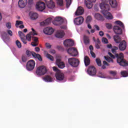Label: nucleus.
<instances>
[{
    "label": "nucleus",
    "instance_id": "e433bc0d",
    "mask_svg": "<svg viewBox=\"0 0 128 128\" xmlns=\"http://www.w3.org/2000/svg\"><path fill=\"white\" fill-rule=\"evenodd\" d=\"M92 16H88L86 21V24H88L89 22H92Z\"/></svg>",
    "mask_w": 128,
    "mask_h": 128
},
{
    "label": "nucleus",
    "instance_id": "f257e3e1",
    "mask_svg": "<svg viewBox=\"0 0 128 128\" xmlns=\"http://www.w3.org/2000/svg\"><path fill=\"white\" fill-rule=\"evenodd\" d=\"M118 50V48L116 46H114L112 49V54L110 52H108V56L112 58H117V62L118 64L120 66H128V63L126 62V60L124 59V54H116V50Z\"/></svg>",
    "mask_w": 128,
    "mask_h": 128
},
{
    "label": "nucleus",
    "instance_id": "5701e85b",
    "mask_svg": "<svg viewBox=\"0 0 128 128\" xmlns=\"http://www.w3.org/2000/svg\"><path fill=\"white\" fill-rule=\"evenodd\" d=\"M51 22H52V18H48L44 21L41 22L40 23V26H48V24H50Z\"/></svg>",
    "mask_w": 128,
    "mask_h": 128
},
{
    "label": "nucleus",
    "instance_id": "a18cd8bd",
    "mask_svg": "<svg viewBox=\"0 0 128 128\" xmlns=\"http://www.w3.org/2000/svg\"><path fill=\"white\" fill-rule=\"evenodd\" d=\"M22 60L23 62H26V60H28V58L26 56H22Z\"/></svg>",
    "mask_w": 128,
    "mask_h": 128
},
{
    "label": "nucleus",
    "instance_id": "4be33fe9",
    "mask_svg": "<svg viewBox=\"0 0 128 128\" xmlns=\"http://www.w3.org/2000/svg\"><path fill=\"white\" fill-rule=\"evenodd\" d=\"M29 16L32 20H34L38 18V14L36 12H30L29 13Z\"/></svg>",
    "mask_w": 128,
    "mask_h": 128
},
{
    "label": "nucleus",
    "instance_id": "8fccbe9b",
    "mask_svg": "<svg viewBox=\"0 0 128 128\" xmlns=\"http://www.w3.org/2000/svg\"><path fill=\"white\" fill-rule=\"evenodd\" d=\"M7 32L8 34L10 36H12V32L11 31V30H7Z\"/></svg>",
    "mask_w": 128,
    "mask_h": 128
},
{
    "label": "nucleus",
    "instance_id": "052dcab7",
    "mask_svg": "<svg viewBox=\"0 0 128 128\" xmlns=\"http://www.w3.org/2000/svg\"><path fill=\"white\" fill-rule=\"evenodd\" d=\"M53 70H54V72H58V68H56V66H54Z\"/></svg>",
    "mask_w": 128,
    "mask_h": 128
},
{
    "label": "nucleus",
    "instance_id": "9d476101",
    "mask_svg": "<svg viewBox=\"0 0 128 128\" xmlns=\"http://www.w3.org/2000/svg\"><path fill=\"white\" fill-rule=\"evenodd\" d=\"M87 72L88 75L92 76H96V68H94V66H89Z\"/></svg>",
    "mask_w": 128,
    "mask_h": 128
},
{
    "label": "nucleus",
    "instance_id": "4d7b16f0",
    "mask_svg": "<svg viewBox=\"0 0 128 128\" xmlns=\"http://www.w3.org/2000/svg\"><path fill=\"white\" fill-rule=\"evenodd\" d=\"M35 50L36 52H39L40 50V48L38 47L35 48Z\"/></svg>",
    "mask_w": 128,
    "mask_h": 128
},
{
    "label": "nucleus",
    "instance_id": "13d9d810",
    "mask_svg": "<svg viewBox=\"0 0 128 128\" xmlns=\"http://www.w3.org/2000/svg\"><path fill=\"white\" fill-rule=\"evenodd\" d=\"M103 64L104 66H110V64H108V63L106 61H103Z\"/></svg>",
    "mask_w": 128,
    "mask_h": 128
},
{
    "label": "nucleus",
    "instance_id": "423d86ee",
    "mask_svg": "<svg viewBox=\"0 0 128 128\" xmlns=\"http://www.w3.org/2000/svg\"><path fill=\"white\" fill-rule=\"evenodd\" d=\"M26 56H30L32 55V56L34 58H38V60H40V62L42 61V56L40 54H38L36 53L35 52H32L28 50H26Z\"/></svg>",
    "mask_w": 128,
    "mask_h": 128
},
{
    "label": "nucleus",
    "instance_id": "3c124183",
    "mask_svg": "<svg viewBox=\"0 0 128 128\" xmlns=\"http://www.w3.org/2000/svg\"><path fill=\"white\" fill-rule=\"evenodd\" d=\"M31 44L32 46H38V44L36 42H32L31 43Z\"/></svg>",
    "mask_w": 128,
    "mask_h": 128
},
{
    "label": "nucleus",
    "instance_id": "603ef678",
    "mask_svg": "<svg viewBox=\"0 0 128 128\" xmlns=\"http://www.w3.org/2000/svg\"><path fill=\"white\" fill-rule=\"evenodd\" d=\"M46 46L47 48H52V45H50V43H48V42L46 43Z\"/></svg>",
    "mask_w": 128,
    "mask_h": 128
},
{
    "label": "nucleus",
    "instance_id": "c756f323",
    "mask_svg": "<svg viewBox=\"0 0 128 128\" xmlns=\"http://www.w3.org/2000/svg\"><path fill=\"white\" fill-rule=\"evenodd\" d=\"M56 4L59 6H64V0H56Z\"/></svg>",
    "mask_w": 128,
    "mask_h": 128
},
{
    "label": "nucleus",
    "instance_id": "79ce46f5",
    "mask_svg": "<svg viewBox=\"0 0 128 128\" xmlns=\"http://www.w3.org/2000/svg\"><path fill=\"white\" fill-rule=\"evenodd\" d=\"M85 4L88 8H92V3L88 4L86 2H85Z\"/></svg>",
    "mask_w": 128,
    "mask_h": 128
},
{
    "label": "nucleus",
    "instance_id": "a211bd4d",
    "mask_svg": "<svg viewBox=\"0 0 128 128\" xmlns=\"http://www.w3.org/2000/svg\"><path fill=\"white\" fill-rule=\"evenodd\" d=\"M113 30L114 34H122V30L118 26H114Z\"/></svg>",
    "mask_w": 128,
    "mask_h": 128
},
{
    "label": "nucleus",
    "instance_id": "f8f14e48",
    "mask_svg": "<svg viewBox=\"0 0 128 128\" xmlns=\"http://www.w3.org/2000/svg\"><path fill=\"white\" fill-rule=\"evenodd\" d=\"M84 17L82 16H80L79 17H78L74 19V22L75 24L80 26V24H82L84 22Z\"/></svg>",
    "mask_w": 128,
    "mask_h": 128
},
{
    "label": "nucleus",
    "instance_id": "680f3d73",
    "mask_svg": "<svg viewBox=\"0 0 128 128\" xmlns=\"http://www.w3.org/2000/svg\"><path fill=\"white\" fill-rule=\"evenodd\" d=\"M100 44H96V48L98 50L99 48H100Z\"/></svg>",
    "mask_w": 128,
    "mask_h": 128
},
{
    "label": "nucleus",
    "instance_id": "0e129e2a",
    "mask_svg": "<svg viewBox=\"0 0 128 128\" xmlns=\"http://www.w3.org/2000/svg\"><path fill=\"white\" fill-rule=\"evenodd\" d=\"M94 26L97 30H100V27L98 25H94Z\"/></svg>",
    "mask_w": 128,
    "mask_h": 128
},
{
    "label": "nucleus",
    "instance_id": "338daca9",
    "mask_svg": "<svg viewBox=\"0 0 128 128\" xmlns=\"http://www.w3.org/2000/svg\"><path fill=\"white\" fill-rule=\"evenodd\" d=\"M112 44H109L107 45L108 48H112Z\"/></svg>",
    "mask_w": 128,
    "mask_h": 128
},
{
    "label": "nucleus",
    "instance_id": "f704fd0d",
    "mask_svg": "<svg viewBox=\"0 0 128 128\" xmlns=\"http://www.w3.org/2000/svg\"><path fill=\"white\" fill-rule=\"evenodd\" d=\"M55 20L56 22H60V24H62L64 22V20H62V17H56Z\"/></svg>",
    "mask_w": 128,
    "mask_h": 128
},
{
    "label": "nucleus",
    "instance_id": "72a5a7b5",
    "mask_svg": "<svg viewBox=\"0 0 128 128\" xmlns=\"http://www.w3.org/2000/svg\"><path fill=\"white\" fill-rule=\"evenodd\" d=\"M121 76H122L124 78H126V76H128V72L126 71L121 72Z\"/></svg>",
    "mask_w": 128,
    "mask_h": 128
},
{
    "label": "nucleus",
    "instance_id": "7c9ffc66",
    "mask_svg": "<svg viewBox=\"0 0 128 128\" xmlns=\"http://www.w3.org/2000/svg\"><path fill=\"white\" fill-rule=\"evenodd\" d=\"M96 62L98 66H102V60H100V58H96Z\"/></svg>",
    "mask_w": 128,
    "mask_h": 128
},
{
    "label": "nucleus",
    "instance_id": "cd10ccee",
    "mask_svg": "<svg viewBox=\"0 0 128 128\" xmlns=\"http://www.w3.org/2000/svg\"><path fill=\"white\" fill-rule=\"evenodd\" d=\"M84 41L85 44H90V38L84 35Z\"/></svg>",
    "mask_w": 128,
    "mask_h": 128
},
{
    "label": "nucleus",
    "instance_id": "f03ea898",
    "mask_svg": "<svg viewBox=\"0 0 128 128\" xmlns=\"http://www.w3.org/2000/svg\"><path fill=\"white\" fill-rule=\"evenodd\" d=\"M102 2L100 4V8L102 10L101 12L106 20H112V15L108 12V10H110V5L106 3L108 2V0H102Z\"/></svg>",
    "mask_w": 128,
    "mask_h": 128
},
{
    "label": "nucleus",
    "instance_id": "774afa93",
    "mask_svg": "<svg viewBox=\"0 0 128 128\" xmlns=\"http://www.w3.org/2000/svg\"><path fill=\"white\" fill-rule=\"evenodd\" d=\"M50 54H56V50H52L50 51Z\"/></svg>",
    "mask_w": 128,
    "mask_h": 128
},
{
    "label": "nucleus",
    "instance_id": "6e6d98bb",
    "mask_svg": "<svg viewBox=\"0 0 128 128\" xmlns=\"http://www.w3.org/2000/svg\"><path fill=\"white\" fill-rule=\"evenodd\" d=\"M21 40L23 42V43H24V44H26V39L21 38Z\"/></svg>",
    "mask_w": 128,
    "mask_h": 128
},
{
    "label": "nucleus",
    "instance_id": "5fc2aeb1",
    "mask_svg": "<svg viewBox=\"0 0 128 128\" xmlns=\"http://www.w3.org/2000/svg\"><path fill=\"white\" fill-rule=\"evenodd\" d=\"M90 54L92 58H96V54H94V52L90 51Z\"/></svg>",
    "mask_w": 128,
    "mask_h": 128
},
{
    "label": "nucleus",
    "instance_id": "a19ab883",
    "mask_svg": "<svg viewBox=\"0 0 128 128\" xmlns=\"http://www.w3.org/2000/svg\"><path fill=\"white\" fill-rule=\"evenodd\" d=\"M18 36L20 38H22L26 36V35L24 34V33L21 31H19L18 32Z\"/></svg>",
    "mask_w": 128,
    "mask_h": 128
},
{
    "label": "nucleus",
    "instance_id": "6ab92c4d",
    "mask_svg": "<svg viewBox=\"0 0 128 128\" xmlns=\"http://www.w3.org/2000/svg\"><path fill=\"white\" fill-rule=\"evenodd\" d=\"M56 78L58 80H64V74L62 72H58L56 74Z\"/></svg>",
    "mask_w": 128,
    "mask_h": 128
},
{
    "label": "nucleus",
    "instance_id": "ddd939ff",
    "mask_svg": "<svg viewBox=\"0 0 128 128\" xmlns=\"http://www.w3.org/2000/svg\"><path fill=\"white\" fill-rule=\"evenodd\" d=\"M64 46H66V48H68V46H74V42L72 40L68 39L64 41Z\"/></svg>",
    "mask_w": 128,
    "mask_h": 128
},
{
    "label": "nucleus",
    "instance_id": "c9c22d12",
    "mask_svg": "<svg viewBox=\"0 0 128 128\" xmlns=\"http://www.w3.org/2000/svg\"><path fill=\"white\" fill-rule=\"evenodd\" d=\"M66 2V8H70V6L72 4V0H65Z\"/></svg>",
    "mask_w": 128,
    "mask_h": 128
},
{
    "label": "nucleus",
    "instance_id": "37998d69",
    "mask_svg": "<svg viewBox=\"0 0 128 128\" xmlns=\"http://www.w3.org/2000/svg\"><path fill=\"white\" fill-rule=\"evenodd\" d=\"M16 45L18 48H22V44H20V42L18 40L16 41Z\"/></svg>",
    "mask_w": 128,
    "mask_h": 128
},
{
    "label": "nucleus",
    "instance_id": "e2e57ef3",
    "mask_svg": "<svg viewBox=\"0 0 128 128\" xmlns=\"http://www.w3.org/2000/svg\"><path fill=\"white\" fill-rule=\"evenodd\" d=\"M96 44H100V40L99 38H98L97 40L95 42Z\"/></svg>",
    "mask_w": 128,
    "mask_h": 128
},
{
    "label": "nucleus",
    "instance_id": "de8ad7c7",
    "mask_svg": "<svg viewBox=\"0 0 128 128\" xmlns=\"http://www.w3.org/2000/svg\"><path fill=\"white\" fill-rule=\"evenodd\" d=\"M6 26L7 28H12V24H10V22H8L6 24Z\"/></svg>",
    "mask_w": 128,
    "mask_h": 128
},
{
    "label": "nucleus",
    "instance_id": "0eeeda50",
    "mask_svg": "<svg viewBox=\"0 0 128 128\" xmlns=\"http://www.w3.org/2000/svg\"><path fill=\"white\" fill-rule=\"evenodd\" d=\"M35 66L36 62L34 60H29L26 64V70L29 71L32 70L34 68Z\"/></svg>",
    "mask_w": 128,
    "mask_h": 128
},
{
    "label": "nucleus",
    "instance_id": "20e7f679",
    "mask_svg": "<svg viewBox=\"0 0 128 128\" xmlns=\"http://www.w3.org/2000/svg\"><path fill=\"white\" fill-rule=\"evenodd\" d=\"M68 64L72 68H78L80 64V60L75 58H71L68 59Z\"/></svg>",
    "mask_w": 128,
    "mask_h": 128
},
{
    "label": "nucleus",
    "instance_id": "dca6fc26",
    "mask_svg": "<svg viewBox=\"0 0 128 128\" xmlns=\"http://www.w3.org/2000/svg\"><path fill=\"white\" fill-rule=\"evenodd\" d=\"M18 4L20 8H24L28 4V0H19Z\"/></svg>",
    "mask_w": 128,
    "mask_h": 128
},
{
    "label": "nucleus",
    "instance_id": "39448f33",
    "mask_svg": "<svg viewBox=\"0 0 128 128\" xmlns=\"http://www.w3.org/2000/svg\"><path fill=\"white\" fill-rule=\"evenodd\" d=\"M48 72L46 66H42L38 68L36 70V74L37 76H44Z\"/></svg>",
    "mask_w": 128,
    "mask_h": 128
},
{
    "label": "nucleus",
    "instance_id": "7ed1b4c3",
    "mask_svg": "<svg viewBox=\"0 0 128 128\" xmlns=\"http://www.w3.org/2000/svg\"><path fill=\"white\" fill-rule=\"evenodd\" d=\"M114 40L116 44H120L118 46L120 50L123 51L126 48V42L124 40L121 42L122 40L120 36L118 35L114 36Z\"/></svg>",
    "mask_w": 128,
    "mask_h": 128
},
{
    "label": "nucleus",
    "instance_id": "9b49d317",
    "mask_svg": "<svg viewBox=\"0 0 128 128\" xmlns=\"http://www.w3.org/2000/svg\"><path fill=\"white\" fill-rule=\"evenodd\" d=\"M32 32H30V34L26 36V38L28 42H30V40H32V36H38V33L34 29L32 28Z\"/></svg>",
    "mask_w": 128,
    "mask_h": 128
},
{
    "label": "nucleus",
    "instance_id": "4c0bfd02",
    "mask_svg": "<svg viewBox=\"0 0 128 128\" xmlns=\"http://www.w3.org/2000/svg\"><path fill=\"white\" fill-rule=\"evenodd\" d=\"M109 74H112L113 76H116V74H118V72L116 71H112V70H110L109 71Z\"/></svg>",
    "mask_w": 128,
    "mask_h": 128
},
{
    "label": "nucleus",
    "instance_id": "aec40b11",
    "mask_svg": "<svg viewBox=\"0 0 128 128\" xmlns=\"http://www.w3.org/2000/svg\"><path fill=\"white\" fill-rule=\"evenodd\" d=\"M84 12V10L81 6H79L75 12L76 16H82Z\"/></svg>",
    "mask_w": 128,
    "mask_h": 128
},
{
    "label": "nucleus",
    "instance_id": "69168bd1",
    "mask_svg": "<svg viewBox=\"0 0 128 128\" xmlns=\"http://www.w3.org/2000/svg\"><path fill=\"white\" fill-rule=\"evenodd\" d=\"M88 2L92 4V2H96V0H88Z\"/></svg>",
    "mask_w": 128,
    "mask_h": 128
},
{
    "label": "nucleus",
    "instance_id": "ea45409f",
    "mask_svg": "<svg viewBox=\"0 0 128 128\" xmlns=\"http://www.w3.org/2000/svg\"><path fill=\"white\" fill-rule=\"evenodd\" d=\"M106 26L108 30H110L112 28V25L111 24L106 23Z\"/></svg>",
    "mask_w": 128,
    "mask_h": 128
},
{
    "label": "nucleus",
    "instance_id": "2f4dec72",
    "mask_svg": "<svg viewBox=\"0 0 128 128\" xmlns=\"http://www.w3.org/2000/svg\"><path fill=\"white\" fill-rule=\"evenodd\" d=\"M2 38H8V33L6 32H2Z\"/></svg>",
    "mask_w": 128,
    "mask_h": 128
},
{
    "label": "nucleus",
    "instance_id": "864d4df0",
    "mask_svg": "<svg viewBox=\"0 0 128 128\" xmlns=\"http://www.w3.org/2000/svg\"><path fill=\"white\" fill-rule=\"evenodd\" d=\"M34 4V0H28V4L32 6Z\"/></svg>",
    "mask_w": 128,
    "mask_h": 128
},
{
    "label": "nucleus",
    "instance_id": "49530a36",
    "mask_svg": "<svg viewBox=\"0 0 128 128\" xmlns=\"http://www.w3.org/2000/svg\"><path fill=\"white\" fill-rule=\"evenodd\" d=\"M102 42L104 44H108V40L106 38H102Z\"/></svg>",
    "mask_w": 128,
    "mask_h": 128
},
{
    "label": "nucleus",
    "instance_id": "c85d7f7f",
    "mask_svg": "<svg viewBox=\"0 0 128 128\" xmlns=\"http://www.w3.org/2000/svg\"><path fill=\"white\" fill-rule=\"evenodd\" d=\"M116 24H118L123 30H124V24L120 20H116L115 22Z\"/></svg>",
    "mask_w": 128,
    "mask_h": 128
},
{
    "label": "nucleus",
    "instance_id": "f3484780",
    "mask_svg": "<svg viewBox=\"0 0 128 128\" xmlns=\"http://www.w3.org/2000/svg\"><path fill=\"white\" fill-rule=\"evenodd\" d=\"M54 29L52 28L47 27L44 30V32L46 34H48V36H50L54 34Z\"/></svg>",
    "mask_w": 128,
    "mask_h": 128
},
{
    "label": "nucleus",
    "instance_id": "1a4fd4ad",
    "mask_svg": "<svg viewBox=\"0 0 128 128\" xmlns=\"http://www.w3.org/2000/svg\"><path fill=\"white\" fill-rule=\"evenodd\" d=\"M46 8V4L42 2H38L36 4V9L39 12H42Z\"/></svg>",
    "mask_w": 128,
    "mask_h": 128
},
{
    "label": "nucleus",
    "instance_id": "09e8293b",
    "mask_svg": "<svg viewBox=\"0 0 128 128\" xmlns=\"http://www.w3.org/2000/svg\"><path fill=\"white\" fill-rule=\"evenodd\" d=\"M32 40H34V42H38V37H32Z\"/></svg>",
    "mask_w": 128,
    "mask_h": 128
},
{
    "label": "nucleus",
    "instance_id": "412c9836",
    "mask_svg": "<svg viewBox=\"0 0 128 128\" xmlns=\"http://www.w3.org/2000/svg\"><path fill=\"white\" fill-rule=\"evenodd\" d=\"M64 32L62 30H59L57 31L56 34V38H64Z\"/></svg>",
    "mask_w": 128,
    "mask_h": 128
},
{
    "label": "nucleus",
    "instance_id": "bf43d9fd",
    "mask_svg": "<svg viewBox=\"0 0 128 128\" xmlns=\"http://www.w3.org/2000/svg\"><path fill=\"white\" fill-rule=\"evenodd\" d=\"M99 34H100V36H104V32L102 31H100L99 32Z\"/></svg>",
    "mask_w": 128,
    "mask_h": 128
},
{
    "label": "nucleus",
    "instance_id": "bb28decb",
    "mask_svg": "<svg viewBox=\"0 0 128 128\" xmlns=\"http://www.w3.org/2000/svg\"><path fill=\"white\" fill-rule=\"evenodd\" d=\"M84 62L86 66H88L90 65V58H88V56H84Z\"/></svg>",
    "mask_w": 128,
    "mask_h": 128
},
{
    "label": "nucleus",
    "instance_id": "a878e982",
    "mask_svg": "<svg viewBox=\"0 0 128 128\" xmlns=\"http://www.w3.org/2000/svg\"><path fill=\"white\" fill-rule=\"evenodd\" d=\"M44 80L46 82H52V78L50 77V76H46L43 78Z\"/></svg>",
    "mask_w": 128,
    "mask_h": 128
},
{
    "label": "nucleus",
    "instance_id": "4468645a",
    "mask_svg": "<svg viewBox=\"0 0 128 128\" xmlns=\"http://www.w3.org/2000/svg\"><path fill=\"white\" fill-rule=\"evenodd\" d=\"M44 2L48 8L52 9L54 8V2H52V0H44Z\"/></svg>",
    "mask_w": 128,
    "mask_h": 128
},
{
    "label": "nucleus",
    "instance_id": "2eb2a0df",
    "mask_svg": "<svg viewBox=\"0 0 128 128\" xmlns=\"http://www.w3.org/2000/svg\"><path fill=\"white\" fill-rule=\"evenodd\" d=\"M56 64L58 66L59 68H64L66 67V64L64 62H62V60L60 59H56Z\"/></svg>",
    "mask_w": 128,
    "mask_h": 128
},
{
    "label": "nucleus",
    "instance_id": "473e14b6",
    "mask_svg": "<svg viewBox=\"0 0 128 128\" xmlns=\"http://www.w3.org/2000/svg\"><path fill=\"white\" fill-rule=\"evenodd\" d=\"M104 58L108 62H114V60H112L110 57H106V56H104Z\"/></svg>",
    "mask_w": 128,
    "mask_h": 128
},
{
    "label": "nucleus",
    "instance_id": "c03bdc74",
    "mask_svg": "<svg viewBox=\"0 0 128 128\" xmlns=\"http://www.w3.org/2000/svg\"><path fill=\"white\" fill-rule=\"evenodd\" d=\"M24 24V22L22 21H20V20H16V26L18 28V26L20 24Z\"/></svg>",
    "mask_w": 128,
    "mask_h": 128
},
{
    "label": "nucleus",
    "instance_id": "393cba45",
    "mask_svg": "<svg viewBox=\"0 0 128 128\" xmlns=\"http://www.w3.org/2000/svg\"><path fill=\"white\" fill-rule=\"evenodd\" d=\"M110 4L113 8H116L118 6V2L116 0H109Z\"/></svg>",
    "mask_w": 128,
    "mask_h": 128
},
{
    "label": "nucleus",
    "instance_id": "b1692460",
    "mask_svg": "<svg viewBox=\"0 0 128 128\" xmlns=\"http://www.w3.org/2000/svg\"><path fill=\"white\" fill-rule=\"evenodd\" d=\"M94 18L96 20H101V22H104V18L100 14L97 13L94 15Z\"/></svg>",
    "mask_w": 128,
    "mask_h": 128
},
{
    "label": "nucleus",
    "instance_id": "58836bf2",
    "mask_svg": "<svg viewBox=\"0 0 128 128\" xmlns=\"http://www.w3.org/2000/svg\"><path fill=\"white\" fill-rule=\"evenodd\" d=\"M46 56L48 58V60H52V62L54 61V56H52V55L47 54Z\"/></svg>",
    "mask_w": 128,
    "mask_h": 128
},
{
    "label": "nucleus",
    "instance_id": "6e6552de",
    "mask_svg": "<svg viewBox=\"0 0 128 128\" xmlns=\"http://www.w3.org/2000/svg\"><path fill=\"white\" fill-rule=\"evenodd\" d=\"M67 52H68L70 56H76L78 54V50H76V48L74 47L69 48L67 50Z\"/></svg>",
    "mask_w": 128,
    "mask_h": 128
}]
</instances>
